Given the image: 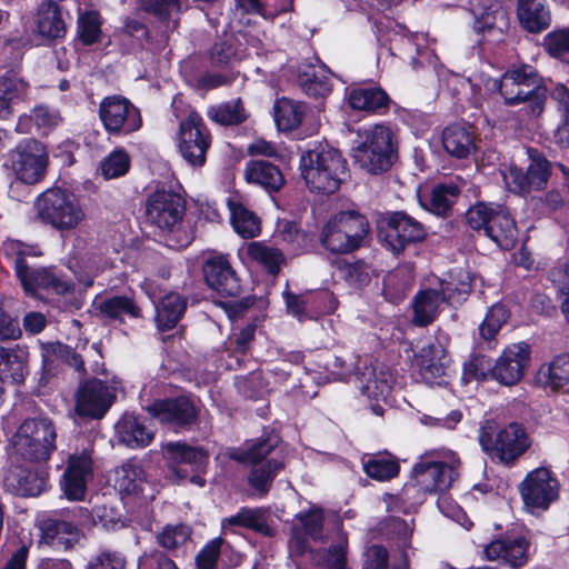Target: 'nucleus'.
<instances>
[{
	"label": "nucleus",
	"mask_w": 569,
	"mask_h": 569,
	"mask_svg": "<svg viewBox=\"0 0 569 569\" xmlns=\"http://www.w3.org/2000/svg\"><path fill=\"white\" fill-rule=\"evenodd\" d=\"M351 157L371 174L388 171L398 159V141L389 126L377 123L361 128L351 149Z\"/></svg>",
	"instance_id": "obj_1"
},
{
	"label": "nucleus",
	"mask_w": 569,
	"mask_h": 569,
	"mask_svg": "<svg viewBox=\"0 0 569 569\" xmlns=\"http://www.w3.org/2000/svg\"><path fill=\"white\" fill-rule=\"evenodd\" d=\"M495 88L508 106L526 104L527 113L539 117L545 109L547 89L542 84L539 72L530 64L520 63L510 67L499 80H495Z\"/></svg>",
	"instance_id": "obj_2"
},
{
	"label": "nucleus",
	"mask_w": 569,
	"mask_h": 569,
	"mask_svg": "<svg viewBox=\"0 0 569 569\" xmlns=\"http://www.w3.org/2000/svg\"><path fill=\"white\" fill-rule=\"evenodd\" d=\"M299 170L307 187L318 192L333 193L348 178L347 160L342 153L321 144L301 153Z\"/></svg>",
	"instance_id": "obj_3"
},
{
	"label": "nucleus",
	"mask_w": 569,
	"mask_h": 569,
	"mask_svg": "<svg viewBox=\"0 0 569 569\" xmlns=\"http://www.w3.org/2000/svg\"><path fill=\"white\" fill-rule=\"evenodd\" d=\"M36 217L53 230L63 233L80 228L87 219L80 200L67 190L51 188L34 201Z\"/></svg>",
	"instance_id": "obj_4"
},
{
	"label": "nucleus",
	"mask_w": 569,
	"mask_h": 569,
	"mask_svg": "<svg viewBox=\"0 0 569 569\" xmlns=\"http://www.w3.org/2000/svg\"><path fill=\"white\" fill-rule=\"evenodd\" d=\"M471 289L470 277L462 271L456 276L450 274V280H441L435 288L420 290L413 300V323L428 326L437 317L443 303L460 302Z\"/></svg>",
	"instance_id": "obj_5"
},
{
	"label": "nucleus",
	"mask_w": 569,
	"mask_h": 569,
	"mask_svg": "<svg viewBox=\"0 0 569 569\" xmlns=\"http://www.w3.org/2000/svg\"><path fill=\"white\" fill-rule=\"evenodd\" d=\"M369 231L367 218L357 211H341L322 227L320 243L332 253H350L359 249Z\"/></svg>",
	"instance_id": "obj_6"
},
{
	"label": "nucleus",
	"mask_w": 569,
	"mask_h": 569,
	"mask_svg": "<svg viewBox=\"0 0 569 569\" xmlns=\"http://www.w3.org/2000/svg\"><path fill=\"white\" fill-rule=\"evenodd\" d=\"M466 219L472 229H482L485 234L500 248L509 250L515 246L518 230L505 207L496 203H478L467 211Z\"/></svg>",
	"instance_id": "obj_7"
},
{
	"label": "nucleus",
	"mask_w": 569,
	"mask_h": 569,
	"mask_svg": "<svg viewBox=\"0 0 569 569\" xmlns=\"http://www.w3.org/2000/svg\"><path fill=\"white\" fill-rule=\"evenodd\" d=\"M2 166L10 170L17 180L26 184H36L43 179L47 171L46 147L34 139H27L7 153Z\"/></svg>",
	"instance_id": "obj_8"
},
{
	"label": "nucleus",
	"mask_w": 569,
	"mask_h": 569,
	"mask_svg": "<svg viewBox=\"0 0 569 569\" xmlns=\"http://www.w3.org/2000/svg\"><path fill=\"white\" fill-rule=\"evenodd\" d=\"M438 457L445 460H430L429 455H426L413 467V479L423 492L446 491L457 477V468L460 466L459 458L451 452L439 453Z\"/></svg>",
	"instance_id": "obj_9"
},
{
	"label": "nucleus",
	"mask_w": 569,
	"mask_h": 569,
	"mask_svg": "<svg viewBox=\"0 0 569 569\" xmlns=\"http://www.w3.org/2000/svg\"><path fill=\"white\" fill-rule=\"evenodd\" d=\"M483 451L502 463H511L531 445L525 429H482L479 437Z\"/></svg>",
	"instance_id": "obj_10"
},
{
	"label": "nucleus",
	"mask_w": 569,
	"mask_h": 569,
	"mask_svg": "<svg viewBox=\"0 0 569 569\" xmlns=\"http://www.w3.org/2000/svg\"><path fill=\"white\" fill-rule=\"evenodd\" d=\"M427 236L425 226L403 211L387 213L380 221V237L395 253H399L411 243L423 241Z\"/></svg>",
	"instance_id": "obj_11"
},
{
	"label": "nucleus",
	"mask_w": 569,
	"mask_h": 569,
	"mask_svg": "<svg viewBox=\"0 0 569 569\" xmlns=\"http://www.w3.org/2000/svg\"><path fill=\"white\" fill-rule=\"evenodd\" d=\"M211 146V134L202 118L196 111L180 122L178 149L182 158L193 168L206 163L207 151Z\"/></svg>",
	"instance_id": "obj_12"
},
{
	"label": "nucleus",
	"mask_w": 569,
	"mask_h": 569,
	"mask_svg": "<svg viewBox=\"0 0 569 569\" xmlns=\"http://www.w3.org/2000/svg\"><path fill=\"white\" fill-rule=\"evenodd\" d=\"M99 117L110 134H129L142 126L140 110L122 96H109L99 104Z\"/></svg>",
	"instance_id": "obj_13"
},
{
	"label": "nucleus",
	"mask_w": 569,
	"mask_h": 569,
	"mask_svg": "<svg viewBox=\"0 0 569 569\" xmlns=\"http://www.w3.org/2000/svg\"><path fill=\"white\" fill-rule=\"evenodd\" d=\"M530 163L523 172L517 166L501 171L507 188L515 193H527L546 187L550 176V162L536 149H528Z\"/></svg>",
	"instance_id": "obj_14"
},
{
	"label": "nucleus",
	"mask_w": 569,
	"mask_h": 569,
	"mask_svg": "<svg viewBox=\"0 0 569 569\" xmlns=\"http://www.w3.org/2000/svg\"><path fill=\"white\" fill-rule=\"evenodd\" d=\"M184 213L183 200L169 191H157L146 202V219L163 232L176 231Z\"/></svg>",
	"instance_id": "obj_15"
},
{
	"label": "nucleus",
	"mask_w": 569,
	"mask_h": 569,
	"mask_svg": "<svg viewBox=\"0 0 569 569\" xmlns=\"http://www.w3.org/2000/svg\"><path fill=\"white\" fill-rule=\"evenodd\" d=\"M56 438L53 429H16L9 436L11 455L30 461H47L56 449Z\"/></svg>",
	"instance_id": "obj_16"
},
{
	"label": "nucleus",
	"mask_w": 569,
	"mask_h": 569,
	"mask_svg": "<svg viewBox=\"0 0 569 569\" xmlns=\"http://www.w3.org/2000/svg\"><path fill=\"white\" fill-rule=\"evenodd\" d=\"M525 506L535 511L546 510L558 497V481L547 468H537L529 472L520 485Z\"/></svg>",
	"instance_id": "obj_17"
},
{
	"label": "nucleus",
	"mask_w": 569,
	"mask_h": 569,
	"mask_svg": "<svg viewBox=\"0 0 569 569\" xmlns=\"http://www.w3.org/2000/svg\"><path fill=\"white\" fill-rule=\"evenodd\" d=\"M530 361V347L525 342L506 347L490 369V377L503 386H515L525 376Z\"/></svg>",
	"instance_id": "obj_18"
},
{
	"label": "nucleus",
	"mask_w": 569,
	"mask_h": 569,
	"mask_svg": "<svg viewBox=\"0 0 569 569\" xmlns=\"http://www.w3.org/2000/svg\"><path fill=\"white\" fill-rule=\"evenodd\" d=\"M92 475V459L88 450H83L80 455H71L60 479V489L63 497L69 501H83Z\"/></svg>",
	"instance_id": "obj_19"
},
{
	"label": "nucleus",
	"mask_w": 569,
	"mask_h": 569,
	"mask_svg": "<svg viewBox=\"0 0 569 569\" xmlns=\"http://www.w3.org/2000/svg\"><path fill=\"white\" fill-rule=\"evenodd\" d=\"M16 276L19 279L27 295H36L39 289L62 295L69 290L67 282L47 268H34L30 266L26 257L19 252L13 260Z\"/></svg>",
	"instance_id": "obj_20"
},
{
	"label": "nucleus",
	"mask_w": 569,
	"mask_h": 569,
	"mask_svg": "<svg viewBox=\"0 0 569 569\" xmlns=\"http://www.w3.org/2000/svg\"><path fill=\"white\" fill-rule=\"evenodd\" d=\"M168 453L169 479L174 483L183 481L190 470H198L207 461L208 455L201 448L190 447L181 442H168L164 446Z\"/></svg>",
	"instance_id": "obj_21"
},
{
	"label": "nucleus",
	"mask_w": 569,
	"mask_h": 569,
	"mask_svg": "<svg viewBox=\"0 0 569 569\" xmlns=\"http://www.w3.org/2000/svg\"><path fill=\"white\" fill-rule=\"evenodd\" d=\"M148 412L159 423L194 425L199 407L188 397L158 400L148 407Z\"/></svg>",
	"instance_id": "obj_22"
},
{
	"label": "nucleus",
	"mask_w": 569,
	"mask_h": 569,
	"mask_svg": "<svg viewBox=\"0 0 569 569\" xmlns=\"http://www.w3.org/2000/svg\"><path fill=\"white\" fill-rule=\"evenodd\" d=\"M450 359L440 342H429L418 355L420 376L428 385L445 386L449 376Z\"/></svg>",
	"instance_id": "obj_23"
},
{
	"label": "nucleus",
	"mask_w": 569,
	"mask_h": 569,
	"mask_svg": "<svg viewBox=\"0 0 569 569\" xmlns=\"http://www.w3.org/2000/svg\"><path fill=\"white\" fill-rule=\"evenodd\" d=\"M207 284L217 292L234 297L240 292L239 280L224 254H211L203 263Z\"/></svg>",
	"instance_id": "obj_24"
},
{
	"label": "nucleus",
	"mask_w": 569,
	"mask_h": 569,
	"mask_svg": "<svg viewBox=\"0 0 569 569\" xmlns=\"http://www.w3.org/2000/svg\"><path fill=\"white\" fill-rule=\"evenodd\" d=\"M113 395L101 380L87 381L78 391L77 411L80 416L100 419L112 403Z\"/></svg>",
	"instance_id": "obj_25"
},
{
	"label": "nucleus",
	"mask_w": 569,
	"mask_h": 569,
	"mask_svg": "<svg viewBox=\"0 0 569 569\" xmlns=\"http://www.w3.org/2000/svg\"><path fill=\"white\" fill-rule=\"evenodd\" d=\"M33 32L46 41L66 36L67 24L60 6L52 0L41 2L33 16Z\"/></svg>",
	"instance_id": "obj_26"
},
{
	"label": "nucleus",
	"mask_w": 569,
	"mask_h": 569,
	"mask_svg": "<svg viewBox=\"0 0 569 569\" xmlns=\"http://www.w3.org/2000/svg\"><path fill=\"white\" fill-rule=\"evenodd\" d=\"M359 389L369 399L386 400L395 383L391 369L382 363L366 367L360 373Z\"/></svg>",
	"instance_id": "obj_27"
},
{
	"label": "nucleus",
	"mask_w": 569,
	"mask_h": 569,
	"mask_svg": "<svg viewBox=\"0 0 569 569\" xmlns=\"http://www.w3.org/2000/svg\"><path fill=\"white\" fill-rule=\"evenodd\" d=\"M542 423L533 410L521 401H512L506 408H493L483 416L485 427L505 425L506 427H523L525 425Z\"/></svg>",
	"instance_id": "obj_28"
},
{
	"label": "nucleus",
	"mask_w": 569,
	"mask_h": 569,
	"mask_svg": "<svg viewBox=\"0 0 569 569\" xmlns=\"http://www.w3.org/2000/svg\"><path fill=\"white\" fill-rule=\"evenodd\" d=\"M116 486L120 495L132 497L141 502L153 499V493L147 495L148 487L146 475L140 466L131 462L123 463L116 470Z\"/></svg>",
	"instance_id": "obj_29"
},
{
	"label": "nucleus",
	"mask_w": 569,
	"mask_h": 569,
	"mask_svg": "<svg viewBox=\"0 0 569 569\" xmlns=\"http://www.w3.org/2000/svg\"><path fill=\"white\" fill-rule=\"evenodd\" d=\"M29 352L26 347L14 345L0 347V379L22 383L28 373Z\"/></svg>",
	"instance_id": "obj_30"
},
{
	"label": "nucleus",
	"mask_w": 569,
	"mask_h": 569,
	"mask_svg": "<svg viewBox=\"0 0 569 569\" xmlns=\"http://www.w3.org/2000/svg\"><path fill=\"white\" fill-rule=\"evenodd\" d=\"M528 542L522 538L498 539L485 548L486 558L490 561H502L512 568L527 561Z\"/></svg>",
	"instance_id": "obj_31"
},
{
	"label": "nucleus",
	"mask_w": 569,
	"mask_h": 569,
	"mask_svg": "<svg viewBox=\"0 0 569 569\" xmlns=\"http://www.w3.org/2000/svg\"><path fill=\"white\" fill-rule=\"evenodd\" d=\"M29 91V83L16 72L0 77V119L13 114V107L23 101Z\"/></svg>",
	"instance_id": "obj_32"
},
{
	"label": "nucleus",
	"mask_w": 569,
	"mask_h": 569,
	"mask_svg": "<svg viewBox=\"0 0 569 569\" xmlns=\"http://www.w3.org/2000/svg\"><path fill=\"white\" fill-rule=\"evenodd\" d=\"M243 176L247 182L258 184L269 192L279 191L284 184L281 170L273 163L263 160L247 162Z\"/></svg>",
	"instance_id": "obj_33"
},
{
	"label": "nucleus",
	"mask_w": 569,
	"mask_h": 569,
	"mask_svg": "<svg viewBox=\"0 0 569 569\" xmlns=\"http://www.w3.org/2000/svg\"><path fill=\"white\" fill-rule=\"evenodd\" d=\"M517 17L521 27L533 33L547 29L551 22L546 0H518Z\"/></svg>",
	"instance_id": "obj_34"
},
{
	"label": "nucleus",
	"mask_w": 569,
	"mask_h": 569,
	"mask_svg": "<svg viewBox=\"0 0 569 569\" xmlns=\"http://www.w3.org/2000/svg\"><path fill=\"white\" fill-rule=\"evenodd\" d=\"M242 527L264 536H271L272 530L268 526L267 511L262 508H241L233 516L222 519L221 530L223 533L234 532L232 528Z\"/></svg>",
	"instance_id": "obj_35"
},
{
	"label": "nucleus",
	"mask_w": 569,
	"mask_h": 569,
	"mask_svg": "<svg viewBox=\"0 0 569 569\" xmlns=\"http://www.w3.org/2000/svg\"><path fill=\"white\" fill-rule=\"evenodd\" d=\"M78 527L64 520H47L41 527L39 542L56 549H68L78 539Z\"/></svg>",
	"instance_id": "obj_36"
},
{
	"label": "nucleus",
	"mask_w": 569,
	"mask_h": 569,
	"mask_svg": "<svg viewBox=\"0 0 569 569\" xmlns=\"http://www.w3.org/2000/svg\"><path fill=\"white\" fill-rule=\"evenodd\" d=\"M442 146L451 157L466 159L476 148L475 133L461 126H449L443 130Z\"/></svg>",
	"instance_id": "obj_37"
},
{
	"label": "nucleus",
	"mask_w": 569,
	"mask_h": 569,
	"mask_svg": "<svg viewBox=\"0 0 569 569\" xmlns=\"http://www.w3.org/2000/svg\"><path fill=\"white\" fill-rule=\"evenodd\" d=\"M4 486L17 496H38L42 490L43 480L33 471L16 466L7 471Z\"/></svg>",
	"instance_id": "obj_38"
},
{
	"label": "nucleus",
	"mask_w": 569,
	"mask_h": 569,
	"mask_svg": "<svg viewBox=\"0 0 569 569\" xmlns=\"http://www.w3.org/2000/svg\"><path fill=\"white\" fill-rule=\"evenodd\" d=\"M348 102L353 110L375 112L388 107L389 97L379 87L360 86L349 90Z\"/></svg>",
	"instance_id": "obj_39"
},
{
	"label": "nucleus",
	"mask_w": 569,
	"mask_h": 569,
	"mask_svg": "<svg viewBox=\"0 0 569 569\" xmlns=\"http://www.w3.org/2000/svg\"><path fill=\"white\" fill-rule=\"evenodd\" d=\"M415 279L413 267L401 264L388 272L383 279V295L392 303L399 302L411 288Z\"/></svg>",
	"instance_id": "obj_40"
},
{
	"label": "nucleus",
	"mask_w": 569,
	"mask_h": 569,
	"mask_svg": "<svg viewBox=\"0 0 569 569\" xmlns=\"http://www.w3.org/2000/svg\"><path fill=\"white\" fill-rule=\"evenodd\" d=\"M539 383L560 389L569 382V355H560L553 358L549 363L540 367L537 373Z\"/></svg>",
	"instance_id": "obj_41"
},
{
	"label": "nucleus",
	"mask_w": 569,
	"mask_h": 569,
	"mask_svg": "<svg viewBox=\"0 0 569 569\" xmlns=\"http://www.w3.org/2000/svg\"><path fill=\"white\" fill-rule=\"evenodd\" d=\"M187 303L176 292L166 295L157 305L156 321L160 330L173 328L186 310Z\"/></svg>",
	"instance_id": "obj_42"
},
{
	"label": "nucleus",
	"mask_w": 569,
	"mask_h": 569,
	"mask_svg": "<svg viewBox=\"0 0 569 569\" xmlns=\"http://www.w3.org/2000/svg\"><path fill=\"white\" fill-rule=\"evenodd\" d=\"M230 220L234 231L242 238H254L260 233V220L241 202L229 200Z\"/></svg>",
	"instance_id": "obj_43"
},
{
	"label": "nucleus",
	"mask_w": 569,
	"mask_h": 569,
	"mask_svg": "<svg viewBox=\"0 0 569 569\" xmlns=\"http://www.w3.org/2000/svg\"><path fill=\"white\" fill-rule=\"evenodd\" d=\"M248 257L261 264L269 273L276 276L279 273L286 258L281 250L269 247L260 241L250 242L247 247Z\"/></svg>",
	"instance_id": "obj_44"
},
{
	"label": "nucleus",
	"mask_w": 569,
	"mask_h": 569,
	"mask_svg": "<svg viewBox=\"0 0 569 569\" xmlns=\"http://www.w3.org/2000/svg\"><path fill=\"white\" fill-rule=\"evenodd\" d=\"M347 547L348 539L345 533H340L338 542L328 550L311 551V559L322 569H346Z\"/></svg>",
	"instance_id": "obj_45"
},
{
	"label": "nucleus",
	"mask_w": 569,
	"mask_h": 569,
	"mask_svg": "<svg viewBox=\"0 0 569 569\" xmlns=\"http://www.w3.org/2000/svg\"><path fill=\"white\" fill-rule=\"evenodd\" d=\"M302 107L288 98H281L274 104V121L279 130L290 131L302 122Z\"/></svg>",
	"instance_id": "obj_46"
},
{
	"label": "nucleus",
	"mask_w": 569,
	"mask_h": 569,
	"mask_svg": "<svg viewBox=\"0 0 569 569\" xmlns=\"http://www.w3.org/2000/svg\"><path fill=\"white\" fill-rule=\"evenodd\" d=\"M208 117L222 126H233L243 122L247 113L240 99L212 106L208 109Z\"/></svg>",
	"instance_id": "obj_47"
},
{
	"label": "nucleus",
	"mask_w": 569,
	"mask_h": 569,
	"mask_svg": "<svg viewBox=\"0 0 569 569\" xmlns=\"http://www.w3.org/2000/svg\"><path fill=\"white\" fill-rule=\"evenodd\" d=\"M99 310L106 317L122 321L124 316L130 318L141 317L140 308L133 302L132 299L124 296H117L103 300Z\"/></svg>",
	"instance_id": "obj_48"
},
{
	"label": "nucleus",
	"mask_w": 569,
	"mask_h": 569,
	"mask_svg": "<svg viewBox=\"0 0 569 569\" xmlns=\"http://www.w3.org/2000/svg\"><path fill=\"white\" fill-rule=\"evenodd\" d=\"M277 437L269 436L266 439L247 442L232 458L240 462L260 463L277 446Z\"/></svg>",
	"instance_id": "obj_49"
},
{
	"label": "nucleus",
	"mask_w": 569,
	"mask_h": 569,
	"mask_svg": "<svg viewBox=\"0 0 569 569\" xmlns=\"http://www.w3.org/2000/svg\"><path fill=\"white\" fill-rule=\"evenodd\" d=\"M302 90L310 97L319 98L327 96L330 90V81L327 71L313 67L308 68L299 77Z\"/></svg>",
	"instance_id": "obj_50"
},
{
	"label": "nucleus",
	"mask_w": 569,
	"mask_h": 569,
	"mask_svg": "<svg viewBox=\"0 0 569 569\" xmlns=\"http://www.w3.org/2000/svg\"><path fill=\"white\" fill-rule=\"evenodd\" d=\"M253 465L249 476V483L253 489L266 495L277 472L283 468V462L272 459L264 463Z\"/></svg>",
	"instance_id": "obj_51"
},
{
	"label": "nucleus",
	"mask_w": 569,
	"mask_h": 569,
	"mask_svg": "<svg viewBox=\"0 0 569 569\" xmlns=\"http://www.w3.org/2000/svg\"><path fill=\"white\" fill-rule=\"evenodd\" d=\"M459 194L456 184L436 186L430 194L428 209L437 216H446Z\"/></svg>",
	"instance_id": "obj_52"
},
{
	"label": "nucleus",
	"mask_w": 569,
	"mask_h": 569,
	"mask_svg": "<svg viewBox=\"0 0 569 569\" xmlns=\"http://www.w3.org/2000/svg\"><path fill=\"white\" fill-rule=\"evenodd\" d=\"M509 313L502 305L492 306L479 327L482 339L491 341L501 327L507 322Z\"/></svg>",
	"instance_id": "obj_53"
},
{
	"label": "nucleus",
	"mask_w": 569,
	"mask_h": 569,
	"mask_svg": "<svg viewBox=\"0 0 569 569\" xmlns=\"http://www.w3.org/2000/svg\"><path fill=\"white\" fill-rule=\"evenodd\" d=\"M101 173L106 179H114L126 174L130 168V157L123 149L113 150L101 162Z\"/></svg>",
	"instance_id": "obj_54"
},
{
	"label": "nucleus",
	"mask_w": 569,
	"mask_h": 569,
	"mask_svg": "<svg viewBox=\"0 0 569 569\" xmlns=\"http://www.w3.org/2000/svg\"><path fill=\"white\" fill-rule=\"evenodd\" d=\"M341 277L351 286L361 288L371 280L372 269L363 261L343 262L339 266Z\"/></svg>",
	"instance_id": "obj_55"
},
{
	"label": "nucleus",
	"mask_w": 569,
	"mask_h": 569,
	"mask_svg": "<svg viewBox=\"0 0 569 569\" xmlns=\"http://www.w3.org/2000/svg\"><path fill=\"white\" fill-rule=\"evenodd\" d=\"M399 463L395 459L375 458L365 463V471L368 477L378 481H386L398 476Z\"/></svg>",
	"instance_id": "obj_56"
},
{
	"label": "nucleus",
	"mask_w": 569,
	"mask_h": 569,
	"mask_svg": "<svg viewBox=\"0 0 569 569\" xmlns=\"http://www.w3.org/2000/svg\"><path fill=\"white\" fill-rule=\"evenodd\" d=\"M191 530L184 525H168L158 535L157 541L168 550H173L184 545L190 538Z\"/></svg>",
	"instance_id": "obj_57"
},
{
	"label": "nucleus",
	"mask_w": 569,
	"mask_h": 569,
	"mask_svg": "<svg viewBox=\"0 0 569 569\" xmlns=\"http://www.w3.org/2000/svg\"><path fill=\"white\" fill-rule=\"evenodd\" d=\"M296 518L307 536L313 540L322 538L323 511L321 508L312 506L307 511L299 512Z\"/></svg>",
	"instance_id": "obj_58"
},
{
	"label": "nucleus",
	"mask_w": 569,
	"mask_h": 569,
	"mask_svg": "<svg viewBox=\"0 0 569 569\" xmlns=\"http://www.w3.org/2000/svg\"><path fill=\"white\" fill-rule=\"evenodd\" d=\"M154 435L149 429H118L114 441L130 449L147 447Z\"/></svg>",
	"instance_id": "obj_59"
},
{
	"label": "nucleus",
	"mask_w": 569,
	"mask_h": 569,
	"mask_svg": "<svg viewBox=\"0 0 569 569\" xmlns=\"http://www.w3.org/2000/svg\"><path fill=\"white\" fill-rule=\"evenodd\" d=\"M78 27L79 36L83 43L92 44L99 40L101 34V21L98 12L90 11L80 16Z\"/></svg>",
	"instance_id": "obj_60"
},
{
	"label": "nucleus",
	"mask_w": 569,
	"mask_h": 569,
	"mask_svg": "<svg viewBox=\"0 0 569 569\" xmlns=\"http://www.w3.org/2000/svg\"><path fill=\"white\" fill-rule=\"evenodd\" d=\"M140 6L144 11L161 20H168L173 13L181 10L180 0H140Z\"/></svg>",
	"instance_id": "obj_61"
},
{
	"label": "nucleus",
	"mask_w": 569,
	"mask_h": 569,
	"mask_svg": "<svg viewBox=\"0 0 569 569\" xmlns=\"http://www.w3.org/2000/svg\"><path fill=\"white\" fill-rule=\"evenodd\" d=\"M223 542L222 538H214L200 550L196 558L198 569H217Z\"/></svg>",
	"instance_id": "obj_62"
},
{
	"label": "nucleus",
	"mask_w": 569,
	"mask_h": 569,
	"mask_svg": "<svg viewBox=\"0 0 569 569\" xmlns=\"http://www.w3.org/2000/svg\"><path fill=\"white\" fill-rule=\"evenodd\" d=\"M491 363L483 356H475L463 367V380H485L490 377Z\"/></svg>",
	"instance_id": "obj_63"
},
{
	"label": "nucleus",
	"mask_w": 569,
	"mask_h": 569,
	"mask_svg": "<svg viewBox=\"0 0 569 569\" xmlns=\"http://www.w3.org/2000/svg\"><path fill=\"white\" fill-rule=\"evenodd\" d=\"M543 44L551 56L558 57L569 51V28L557 29L549 32Z\"/></svg>",
	"instance_id": "obj_64"
}]
</instances>
